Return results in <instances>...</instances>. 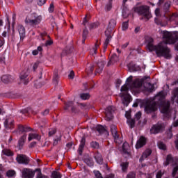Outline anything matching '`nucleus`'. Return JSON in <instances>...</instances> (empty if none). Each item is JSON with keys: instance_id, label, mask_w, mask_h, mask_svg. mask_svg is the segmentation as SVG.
I'll return each mask as SVG.
<instances>
[{"instance_id": "56", "label": "nucleus", "mask_w": 178, "mask_h": 178, "mask_svg": "<svg viewBox=\"0 0 178 178\" xmlns=\"http://www.w3.org/2000/svg\"><path fill=\"white\" fill-rule=\"evenodd\" d=\"M113 0H109L108 3L106 4V10L109 11L112 9V1Z\"/></svg>"}, {"instance_id": "36", "label": "nucleus", "mask_w": 178, "mask_h": 178, "mask_svg": "<svg viewBox=\"0 0 178 178\" xmlns=\"http://www.w3.org/2000/svg\"><path fill=\"white\" fill-rule=\"evenodd\" d=\"M120 166L122 168V170L124 173L127 172V169H129V162H122L120 164Z\"/></svg>"}, {"instance_id": "38", "label": "nucleus", "mask_w": 178, "mask_h": 178, "mask_svg": "<svg viewBox=\"0 0 178 178\" xmlns=\"http://www.w3.org/2000/svg\"><path fill=\"white\" fill-rule=\"evenodd\" d=\"M2 154H3V155H6V156H13L14 155L13 152L9 149H3Z\"/></svg>"}, {"instance_id": "53", "label": "nucleus", "mask_w": 178, "mask_h": 178, "mask_svg": "<svg viewBox=\"0 0 178 178\" xmlns=\"http://www.w3.org/2000/svg\"><path fill=\"white\" fill-rule=\"evenodd\" d=\"M149 87L147 88V91L149 92H152L155 90V86L154 85H152L151 83H148Z\"/></svg>"}, {"instance_id": "23", "label": "nucleus", "mask_w": 178, "mask_h": 178, "mask_svg": "<svg viewBox=\"0 0 178 178\" xmlns=\"http://www.w3.org/2000/svg\"><path fill=\"white\" fill-rule=\"evenodd\" d=\"M129 145L127 143H124L122 145V152L126 156V158H130L131 156V154L129 151Z\"/></svg>"}, {"instance_id": "49", "label": "nucleus", "mask_w": 178, "mask_h": 178, "mask_svg": "<svg viewBox=\"0 0 178 178\" xmlns=\"http://www.w3.org/2000/svg\"><path fill=\"white\" fill-rule=\"evenodd\" d=\"M29 77V72L26 71V72H22L20 75L21 80H26Z\"/></svg>"}, {"instance_id": "24", "label": "nucleus", "mask_w": 178, "mask_h": 178, "mask_svg": "<svg viewBox=\"0 0 178 178\" xmlns=\"http://www.w3.org/2000/svg\"><path fill=\"white\" fill-rule=\"evenodd\" d=\"M59 71L58 69H55L53 74V83L54 84L58 85L59 83Z\"/></svg>"}, {"instance_id": "35", "label": "nucleus", "mask_w": 178, "mask_h": 178, "mask_svg": "<svg viewBox=\"0 0 178 178\" xmlns=\"http://www.w3.org/2000/svg\"><path fill=\"white\" fill-rule=\"evenodd\" d=\"M95 159L96 160V162H97L99 165H102L104 159H102V156H101V154L99 153L95 154Z\"/></svg>"}, {"instance_id": "1", "label": "nucleus", "mask_w": 178, "mask_h": 178, "mask_svg": "<svg viewBox=\"0 0 178 178\" xmlns=\"http://www.w3.org/2000/svg\"><path fill=\"white\" fill-rule=\"evenodd\" d=\"M147 47L149 49V52H152L155 51L156 55L159 58L163 56L165 59H171L172 58V51L170 48L168 47L166 43H163V42H159L157 45L154 44V38H147L146 39Z\"/></svg>"}, {"instance_id": "19", "label": "nucleus", "mask_w": 178, "mask_h": 178, "mask_svg": "<svg viewBox=\"0 0 178 178\" xmlns=\"http://www.w3.org/2000/svg\"><path fill=\"white\" fill-rule=\"evenodd\" d=\"M70 108H71L72 112H76V107H74V103H73V102H67L65 103V111H69Z\"/></svg>"}, {"instance_id": "9", "label": "nucleus", "mask_w": 178, "mask_h": 178, "mask_svg": "<svg viewBox=\"0 0 178 178\" xmlns=\"http://www.w3.org/2000/svg\"><path fill=\"white\" fill-rule=\"evenodd\" d=\"M16 161L17 163H19L20 165H29V163H30V158L26 154H17Z\"/></svg>"}, {"instance_id": "3", "label": "nucleus", "mask_w": 178, "mask_h": 178, "mask_svg": "<svg viewBox=\"0 0 178 178\" xmlns=\"http://www.w3.org/2000/svg\"><path fill=\"white\" fill-rule=\"evenodd\" d=\"M163 43L168 45H174L178 41V33L177 32H170L168 31H163Z\"/></svg>"}, {"instance_id": "58", "label": "nucleus", "mask_w": 178, "mask_h": 178, "mask_svg": "<svg viewBox=\"0 0 178 178\" xmlns=\"http://www.w3.org/2000/svg\"><path fill=\"white\" fill-rule=\"evenodd\" d=\"M126 178H136V172H129Z\"/></svg>"}, {"instance_id": "6", "label": "nucleus", "mask_w": 178, "mask_h": 178, "mask_svg": "<svg viewBox=\"0 0 178 178\" xmlns=\"http://www.w3.org/2000/svg\"><path fill=\"white\" fill-rule=\"evenodd\" d=\"M156 98H158L159 101H160L161 104H163V106L161 109L162 113H168L169 109L170 108V102L163 101L165 99V95L163 94V91L159 92L157 95H156Z\"/></svg>"}, {"instance_id": "39", "label": "nucleus", "mask_w": 178, "mask_h": 178, "mask_svg": "<svg viewBox=\"0 0 178 178\" xmlns=\"http://www.w3.org/2000/svg\"><path fill=\"white\" fill-rule=\"evenodd\" d=\"M172 101H175V99H176V98H178V88H175L172 92Z\"/></svg>"}, {"instance_id": "4", "label": "nucleus", "mask_w": 178, "mask_h": 178, "mask_svg": "<svg viewBox=\"0 0 178 178\" xmlns=\"http://www.w3.org/2000/svg\"><path fill=\"white\" fill-rule=\"evenodd\" d=\"M24 22L26 26L36 28L42 22V17L41 15L35 16V14H31L30 17L27 16L26 17Z\"/></svg>"}, {"instance_id": "17", "label": "nucleus", "mask_w": 178, "mask_h": 178, "mask_svg": "<svg viewBox=\"0 0 178 178\" xmlns=\"http://www.w3.org/2000/svg\"><path fill=\"white\" fill-rule=\"evenodd\" d=\"M86 147V136L81 138V140L78 149V152L79 155H83V151H84V147Z\"/></svg>"}, {"instance_id": "28", "label": "nucleus", "mask_w": 178, "mask_h": 178, "mask_svg": "<svg viewBox=\"0 0 178 178\" xmlns=\"http://www.w3.org/2000/svg\"><path fill=\"white\" fill-rule=\"evenodd\" d=\"M96 130L97 131H98V133L99 134H108V131L106 130V128H105L104 126L102 125H97L96 127Z\"/></svg>"}, {"instance_id": "25", "label": "nucleus", "mask_w": 178, "mask_h": 178, "mask_svg": "<svg viewBox=\"0 0 178 178\" xmlns=\"http://www.w3.org/2000/svg\"><path fill=\"white\" fill-rule=\"evenodd\" d=\"M119 60V56L116 54H113L107 64V66H111V65H114Z\"/></svg>"}, {"instance_id": "40", "label": "nucleus", "mask_w": 178, "mask_h": 178, "mask_svg": "<svg viewBox=\"0 0 178 178\" xmlns=\"http://www.w3.org/2000/svg\"><path fill=\"white\" fill-rule=\"evenodd\" d=\"M170 8V1H167L165 3L164 6H163V9L165 12V13H170V12H169V9Z\"/></svg>"}, {"instance_id": "48", "label": "nucleus", "mask_w": 178, "mask_h": 178, "mask_svg": "<svg viewBox=\"0 0 178 178\" xmlns=\"http://www.w3.org/2000/svg\"><path fill=\"white\" fill-rule=\"evenodd\" d=\"M53 178H62V175L58 171H54L51 174Z\"/></svg>"}, {"instance_id": "44", "label": "nucleus", "mask_w": 178, "mask_h": 178, "mask_svg": "<svg viewBox=\"0 0 178 178\" xmlns=\"http://www.w3.org/2000/svg\"><path fill=\"white\" fill-rule=\"evenodd\" d=\"M151 154H152V150H151V149H147L143 154V156L144 158H148V156H149V155H151Z\"/></svg>"}, {"instance_id": "18", "label": "nucleus", "mask_w": 178, "mask_h": 178, "mask_svg": "<svg viewBox=\"0 0 178 178\" xmlns=\"http://www.w3.org/2000/svg\"><path fill=\"white\" fill-rule=\"evenodd\" d=\"M6 129H13L15 127V122L12 118H7L4 122Z\"/></svg>"}, {"instance_id": "20", "label": "nucleus", "mask_w": 178, "mask_h": 178, "mask_svg": "<svg viewBox=\"0 0 178 178\" xmlns=\"http://www.w3.org/2000/svg\"><path fill=\"white\" fill-rule=\"evenodd\" d=\"M1 81L5 84H8V83H12L13 81V77H12L10 74H5L1 76Z\"/></svg>"}, {"instance_id": "42", "label": "nucleus", "mask_w": 178, "mask_h": 178, "mask_svg": "<svg viewBox=\"0 0 178 178\" xmlns=\"http://www.w3.org/2000/svg\"><path fill=\"white\" fill-rule=\"evenodd\" d=\"M158 147L159 149H162L163 151H166L167 149L166 145L162 141L158 143Z\"/></svg>"}, {"instance_id": "30", "label": "nucleus", "mask_w": 178, "mask_h": 178, "mask_svg": "<svg viewBox=\"0 0 178 178\" xmlns=\"http://www.w3.org/2000/svg\"><path fill=\"white\" fill-rule=\"evenodd\" d=\"M128 67L129 72H138V70H141V68H140L138 66L133 63H129Z\"/></svg>"}, {"instance_id": "64", "label": "nucleus", "mask_w": 178, "mask_h": 178, "mask_svg": "<svg viewBox=\"0 0 178 178\" xmlns=\"http://www.w3.org/2000/svg\"><path fill=\"white\" fill-rule=\"evenodd\" d=\"M162 176H163V174L162 173V170H159L156 173V178H162Z\"/></svg>"}, {"instance_id": "10", "label": "nucleus", "mask_w": 178, "mask_h": 178, "mask_svg": "<svg viewBox=\"0 0 178 178\" xmlns=\"http://www.w3.org/2000/svg\"><path fill=\"white\" fill-rule=\"evenodd\" d=\"M165 17L168 22H175V24L178 25V14L176 13H167L164 14Z\"/></svg>"}, {"instance_id": "14", "label": "nucleus", "mask_w": 178, "mask_h": 178, "mask_svg": "<svg viewBox=\"0 0 178 178\" xmlns=\"http://www.w3.org/2000/svg\"><path fill=\"white\" fill-rule=\"evenodd\" d=\"M104 66H105V61L102 60L97 62L96 70L95 71V74H100V73H102V70H104Z\"/></svg>"}, {"instance_id": "8", "label": "nucleus", "mask_w": 178, "mask_h": 178, "mask_svg": "<svg viewBox=\"0 0 178 178\" xmlns=\"http://www.w3.org/2000/svg\"><path fill=\"white\" fill-rule=\"evenodd\" d=\"M158 111V107L156 106V102L147 100L145 104V112L147 115L150 113H154Z\"/></svg>"}, {"instance_id": "41", "label": "nucleus", "mask_w": 178, "mask_h": 178, "mask_svg": "<svg viewBox=\"0 0 178 178\" xmlns=\"http://www.w3.org/2000/svg\"><path fill=\"white\" fill-rule=\"evenodd\" d=\"M97 27H99V22H93L89 24V29L90 30H94V29H97Z\"/></svg>"}, {"instance_id": "27", "label": "nucleus", "mask_w": 178, "mask_h": 178, "mask_svg": "<svg viewBox=\"0 0 178 178\" xmlns=\"http://www.w3.org/2000/svg\"><path fill=\"white\" fill-rule=\"evenodd\" d=\"M27 139V135L24 134L22 136L20 137V138L18 140V145L20 148H23V145H24V143H26V140Z\"/></svg>"}, {"instance_id": "12", "label": "nucleus", "mask_w": 178, "mask_h": 178, "mask_svg": "<svg viewBox=\"0 0 178 178\" xmlns=\"http://www.w3.org/2000/svg\"><path fill=\"white\" fill-rule=\"evenodd\" d=\"M113 112H115V109H113V106H108L106 108L105 111L106 120L109 122L113 119Z\"/></svg>"}, {"instance_id": "50", "label": "nucleus", "mask_w": 178, "mask_h": 178, "mask_svg": "<svg viewBox=\"0 0 178 178\" xmlns=\"http://www.w3.org/2000/svg\"><path fill=\"white\" fill-rule=\"evenodd\" d=\"M80 98L83 100L90 99V94L88 93H82L80 95Z\"/></svg>"}, {"instance_id": "59", "label": "nucleus", "mask_w": 178, "mask_h": 178, "mask_svg": "<svg viewBox=\"0 0 178 178\" xmlns=\"http://www.w3.org/2000/svg\"><path fill=\"white\" fill-rule=\"evenodd\" d=\"M56 134V129H51L49 131V137H52V136Z\"/></svg>"}, {"instance_id": "11", "label": "nucleus", "mask_w": 178, "mask_h": 178, "mask_svg": "<svg viewBox=\"0 0 178 178\" xmlns=\"http://www.w3.org/2000/svg\"><path fill=\"white\" fill-rule=\"evenodd\" d=\"M22 178H34L35 172L30 168H24L22 172Z\"/></svg>"}, {"instance_id": "7", "label": "nucleus", "mask_w": 178, "mask_h": 178, "mask_svg": "<svg viewBox=\"0 0 178 178\" xmlns=\"http://www.w3.org/2000/svg\"><path fill=\"white\" fill-rule=\"evenodd\" d=\"M166 129V124L165 122H158L156 124H153L149 130L150 134H159L163 133Z\"/></svg>"}, {"instance_id": "29", "label": "nucleus", "mask_w": 178, "mask_h": 178, "mask_svg": "<svg viewBox=\"0 0 178 178\" xmlns=\"http://www.w3.org/2000/svg\"><path fill=\"white\" fill-rule=\"evenodd\" d=\"M173 156H172V154L167 155L166 160L163 163L164 166H169L170 163H173Z\"/></svg>"}, {"instance_id": "60", "label": "nucleus", "mask_w": 178, "mask_h": 178, "mask_svg": "<svg viewBox=\"0 0 178 178\" xmlns=\"http://www.w3.org/2000/svg\"><path fill=\"white\" fill-rule=\"evenodd\" d=\"M129 29V21L122 23V30L126 31Z\"/></svg>"}, {"instance_id": "21", "label": "nucleus", "mask_w": 178, "mask_h": 178, "mask_svg": "<svg viewBox=\"0 0 178 178\" xmlns=\"http://www.w3.org/2000/svg\"><path fill=\"white\" fill-rule=\"evenodd\" d=\"M105 35L106 36V39L104 44V49H106L108 48V44H109V41L112 39V35L109 31H105Z\"/></svg>"}, {"instance_id": "52", "label": "nucleus", "mask_w": 178, "mask_h": 178, "mask_svg": "<svg viewBox=\"0 0 178 178\" xmlns=\"http://www.w3.org/2000/svg\"><path fill=\"white\" fill-rule=\"evenodd\" d=\"M35 170L38 171L36 178H49L48 176L42 175L40 169H36Z\"/></svg>"}, {"instance_id": "26", "label": "nucleus", "mask_w": 178, "mask_h": 178, "mask_svg": "<svg viewBox=\"0 0 178 178\" xmlns=\"http://www.w3.org/2000/svg\"><path fill=\"white\" fill-rule=\"evenodd\" d=\"M31 140H38L40 141L41 140V136L38 134L31 133L29 134L28 140L31 141Z\"/></svg>"}, {"instance_id": "57", "label": "nucleus", "mask_w": 178, "mask_h": 178, "mask_svg": "<svg viewBox=\"0 0 178 178\" xmlns=\"http://www.w3.org/2000/svg\"><path fill=\"white\" fill-rule=\"evenodd\" d=\"M88 35V30H87V27L85 28L83 31L82 33V38H87V36Z\"/></svg>"}, {"instance_id": "5", "label": "nucleus", "mask_w": 178, "mask_h": 178, "mask_svg": "<svg viewBox=\"0 0 178 178\" xmlns=\"http://www.w3.org/2000/svg\"><path fill=\"white\" fill-rule=\"evenodd\" d=\"M134 12L140 15L141 16H144L145 19L149 20L151 19V13H149V6H137L134 8Z\"/></svg>"}, {"instance_id": "37", "label": "nucleus", "mask_w": 178, "mask_h": 178, "mask_svg": "<svg viewBox=\"0 0 178 178\" xmlns=\"http://www.w3.org/2000/svg\"><path fill=\"white\" fill-rule=\"evenodd\" d=\"M129 15H130V12L129 11V9L127 7L123 6V9H122V17L124 19H126L129 17Z\"/></svg>"}, {"instance_id": "22", "label": "nucleus", "mask_w": 178, "mask_h": 178, "mask_svg": "<svg viewBox=\"0 0 178 178\" xmlns=\"http://www.w3.org/2000/svg\"><path fill=\"white\" fill-rule=\"evenodd\" d=\"M115 27H116V19H111L109 21L107 31H109L110 34H111V31H112V30H113V29H115Z\"/></svg>"}, {"instance_id": "51", "label": "nucleus", "mask_w": 178, "mask_h": 178, "mask_svg": "<svg viewBox=\"0 0 178 178\" xmlns=\"http://www.w3.org/2000/svg\"><path fill=\"white\" fill-rule=\"evenodd\" d=\"M42 47L39 46L37 49H35L32 51L33 55H38V52H42Z\"/></svg>"}, {"instance_id": "32", "label": "nucleus", "mask_w": 178, "mask_h": 178, "mask_svg": "<svg viewBox=\"0 0 178 178\" xmlns=\"http://www.w3.org/2000/svg\"><path fill=\"white\" fill-rule=\"evenodd\" d=\"M99 45H101V40H97L95 44V47L92 49V55H97V52L98 51V48L99 47Z\"/></svg>"}, {"instance_id": "16", "label": "nucleus", "mask_w": 178, "mask_h": 178, "mask_svg": "<svg viewBox=\"0 0 178 178\" xmlns=\"http://www.w3.org/2000/svg\"><path fill=\"white\" fill-rule=\"evenodd\" d=\"M31 130H33V129L27 126H23L22 124H19L17 126V131L19 134H22V133H27V131H31Z\"/></svg>"}, {"instance_id": "46", "label": "nucleus", "mask_w": 178, "mask_h": 178, "mask_svg": "<svg viewBox=\"0 0 178 178\" xmlns=\"http://www.w3.org/2000/svg\"><path fill=\"white\" fill-rule=\"evenodd\" d=\"M128 124L130 126L131 129H133L136 126V119H129L128 120Z\"/></svg>"}, {"instance_id": "2", "label": "nucleus", "mask_w": 178, "mask_h": 178, "mask_svg": "<svg viewBox=\"0 0 178 178\" xmlns=\"http://www.w3.org/2000/svg\"><path fill=\"white\" fill-rule=\"evenodd\" d=\"M143 83H144V79H136L134 80L131 83H125L121 87V93L120 95H125L126 94H129V90L136 91V92H140V88L143 87Z\"/></svg>"}, {"instance_id": "15", "label": "nucleus", "mask_w": 178, "mask_h": 178, "mask_svg": "<svg viewBox=\"0 0 178 178\" xmlns=\"http://www.w3.org/2000/svg\"><path fill=\"white\" fill-rule=\"evenodd\" d=\"M111 132L115 140V142L118 143V140H119V134H118L116 125L115 124L111 125Z\"/></svg>"}, {"instance_id": "33", "label": "nucleus", "mask_w": 178, "mask_h": 178, "mask_svg": "<svg viewBox=\"0 0 178 178\" xmlns=\"http://www.w3.org/2000/svg\"><path fill=\"white\" fill-rule=\"evenodd\" d=\"M18 31L19 33V35L21 38H24L26 35V29H24V26H19L18 27Z\"/></svg>"}, {"instance_id": "54", "label": "nucleus", "mask_w": 178, "mask_h": 178, "mask_svg": "<svg viewBox=\"0 0 178 178\" xmlns=\"http://www.w3.org/2000/svg\"><path fill=\"white\" fill-rule=\"evenodd\" d=\"M93 173L96 178H104L102 177V175L101 174V172H99V171H98V170H94Z\"/></svg>"}, {"instance_id": "13", "label": "nucleus", "mask_w": 178, "mask_h": 178, "mask_svg": "<svg viewBox=\"0 0 178 178\" xmlns=\"http://www.w3.org/2000/svg\"><path fill=\"white\" fill-rule=\"evenodd\" d=\"M147 144V138L144 136H140L137 140L136 144V149H139V148H143L144 145Z\"/></svg>"}, {"instance_id": "34", "label": "nucleus", "mask_w": 178, "mask_h": 178, "mask_svg": "<svg viewBox=\"0 0 178 178\" xmlns=\"http://www.w3.org/2000/svg\"><path fill=\"white\" fill-rule=\"evenodd\" d=\"M83 162L88 165V166H94V161L91 157H86L83 159Z\"/></svg>"}, {"instance_id": "43", "label": "nucleus", "mask_w": 178, "mask_h": 178, "mask_svg": "<svg viewBox=\"0 0 178 178\" xmlns=\"http://www.w3.org/2000/svg\"><path fill=\"white\" fill-rule=\"evenodd\" d=\"M16 175V171L14 170H9L6 172V176L7 177H13Z\"/></svg>"}, {"instance_id": "55", "label": "nucleus", "mask_w": 178, "mask_h": 178, "mask_svg": "<svg viewBox=\"0 0 178 178\" xmlns=\"http://www.w3.org/2000/svg\"><path fill=\"white\" fill-rule=\"evenodd\" d=\"M178 171V165L175 166L172 172V177H176V175H177Z\"/></svg>"}, {"instance_id": "62", "label": "nucleus", "mask_w": 178, "mask_h": 178, "mask_svg": "<svg viewBox=\"0 0 178 178\" xmlns=\"http://www.w3.org/2000/svg\"><path fill=\"white\" fill-rule=\"evenodd\" d=\"M38 66H40V61H37L33 64V72H35V70H37V69L38 68Z\"/></svg>"}, {"instance_id": "45", "label": "nucleus", "mask_w": 178, "mask_h": 178, "mask_svg": "<svg viewBox=\"0 0 178 178\" xmlns=\"http://www.w3.org/2000/svg\"><path fill=\"white\" fill-rule=\"evenodd\" d=\"M90 147L95 149H98V148H99V143L97 141H92L90 143Z\"/></svg>"}, {"instance_id": "47", "label": "nucleus", "mask_w": 178, "mask_h": 178, "mask_svg": "<svg viewBox=\"0 0 178 178\" xmlns=\"http://www.w3.org/2000/svg\"><path fill=\"white\" fill-rule=\"evenodd\" d=\"M120 97L124 98V101H128L129 102H130V99H131V96L129 93L126 95H121Z\"/></svg>"}, {"instance_id": "63", "label": "nucleus", "mask_w": 178, "mask_h": 178, "mask_svg": "<svg viewBox=\"0 0 178 178\" xmlns=\"http://www.w3.org/2000/svg\"><path fill=\"white\" fill-rule=\"evenodd\" d=\"M167 137L168 138H172L173 137V134L172 133V128L169 129V131L167 132Z\"/></svg>"}, {"instance_id": "61", "label": "nucleus", "mask_w": 178, "mask_h": 178, "mask_svg": "<svg viewBox=\"0 0 178 178\" xmlns=\"http://www.w3.org/2000/svg\"><path fill=\"white\" fill-rule=\"evenodd\" d=\"M141 111H138V113H136L135 115V120H140V119H141Z\"/></svg>"}, {"instance_id": "31", "label": "nucleus", "mask_w": 178, "mask_h": 178, "mask_svg": "<svg viewBox=\"0 0 178 178\" xmlns=\"http://www.w3.org/2000/svg\"><path fill=\"white\" fill-rule=\"evenodd\" d=\"M21 113L24 115H29V113H32L33 115H37V112L34 111L31 108H27L22 111H21Z\"/></svg>"}]
</instances>
